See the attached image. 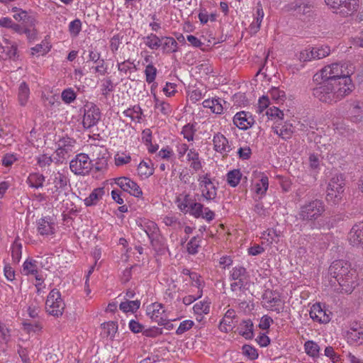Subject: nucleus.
<instances>
[{
    "instance_id": "5fc2aeb1",
    "label": "nucleus",
    "mask_w": 363,
    "mask_h": 363,
    "mask_svg": "<svg viewBox=\"0 0 363 363\" xmlns=\"http://www.w3.org/2000/svg\"><path fill=\"white\" fill-rule=\"evenodd\" d=\"M200 242L201 240L199 238H192L186 245L187 252L191 255L196 254L200 247Z\"/></svg>"
},
{
    "instance_id": "2eb2a0df",
    "label": "nucleus",
    "mask_w": 363,
    "mask_h": 363,
    "mask_svg": "<svg viewBox=\"0 0 363 363\" xmlns=\"http://www.w3.org/2000/svg\"><path fill=\"white\" fill-rule=\"evenodd\" d=\"M138 227L143 230L149 238L152 245L159 240L160 230L157 225L150 220H140L138 223Z\"/></svg>"
},
{
    "instance_id": "3c124183",
    "label": "nucleus",
    "mask_w": 363,
    "mask_h": 363,
    "mask_svg": "<svg viewBox=\"0 0 363 363\" xmlns=\"http://www.w3.org/2000/svg\"><path fill=\"white\" fill-rule=\"evenodd\" d=\"M22 245L18 240H15L11 246V257L15 262H18L21 258Z\"/></svg>"
},
{
    "instance_id": "ea45409f",
    "label": "nucleus",
    "mask_w": 363,
    "mask_h": 363,
    "mask_svg": "<svg viewBox=\"0 0 363 363\" xmlns=\"http://www.w3.org/2000/svg\"><path fill=\"white\" fill-rule=\"evenodd\" d=\"M203 106L205 108H210L211 111L216 114H220L223 111V106L219 99H206L203 101Z\"/></svg>"
},
{
    "instance_id": "4c0bfd02",
    "label": "nucleus",
    "mask_w": 363,
    "mask_h": 363,
    "mask_svg": "<svg viewBox=\"0 0 363 363\" xmlns=\"http://www.w3.org/2000/svg\"><path fill=\"white\" fill-rule=\"evenodd\" d=\"M140 306V301L138 300L135 301H130V300H125L124 301L121 302L119 305V308L124 313H134L136 311Z\"/></svg>"
},
{
    "instance_id": "ddd939ff",
    "label": "nucleus",
    "mask_w": 363,
    "mask_h": 363,
    "mask_svg": "<svg viewBox=\"0 0 363 363\" xmlns=\"http://www.w3.org/2000/svg\"><path fill=\"white\" fill-rule=\"evenodd\" d=\"M230 277L234 281L230 284V289L233 291H240L245 287L247 281V271L242 266H236L230 272Z\"/></svg>"
},
{
    "instance_id": "052dcab7",
    "label": "nucleus",
    "mask_w": 363,
    "mask_h": 363,
    "mask_svg": "<svg viewBox=\"0 0 363 363\" xmlns=\"http://www.w3.org/2000/svg\"><path fill=\"white\" fill-rule=\"evenodd\" d=\"M242 353L247 357L250 359L254 360L258 357V353L255 348L253 347L245 345L242 346Z\"/></svg>"
},
{
    "instance_id": "f8f14e48",
    "label": "nucleus",
    "mask_w": 363,
    "mask_h": 363,
    "mask_svg": "<svg viewBox=\"0 0 363 363\" xmlns=\"http://www.w3.org/2000/svg\"><path fill=\"white\" fill-rule=\"evenodd\" d=\"M53 177L54 186L49 189V191L51 199L57 201L62 191L66 189L69 180L65 174L60 172L55 173Z\"/></svg>"
},
{
    "instance_id": "cd10ccee",
    "label": "nucleus",
    "mask_w": 363,
    "mask_h": 363,
    "mask_svg": "<svg viewBox=\"0 0 363 363\" xmlns=\"http://www.w3.org/2000/svg\"><path fill=\"white\" fill-rule=\"evenodd\" d=\"M235 311L233 309H228L221 320L219 328L222 332L227 333L233 329V320L235 318Z\"/></svg>"
},
{
    "instance_id": "423d86ee",
    "label": "nucleus",
    "mask_w": 363,
    "mask_h": 363,
    "mask_svg": "<svg viewBox=\"0 0 363 363\" xmlns=\"http://www.w3.org/2000/svg\"><path fill=\"white\" fill-rule=\"evenodd\" d=\"M65 308V303L60 292L56 289L51 290L45 301L47 313L54 317H60L63 314Z\"/></svg>"
},
{
    "instance_id": "c03bdc74",
    "label": "nucleus",
    "mask_w": 363,
    "mask_h": 363,
    "mask_svg": "<svg viewBox=\"0 0 363 363\" xmlns=\"http://www.w3.org/2000/svg\"><path fill=\"white\" fill-rule=\"evenodd\" d=\"M102 333L103 334L107 337L112 338L114 337L116 333L118 330L117 323L113 321H109L107 323H104L101 325Z\"/></svg>"
},
{
    "instance_id": "7ed1b4c3",
    "label": "nucleus",
    "mask_w": 363,
    "mask_h": 363,
    "mask_svg": "<svg viewBox=\"0 0 363 363\" xmlns=\"http://www.w3.org/2000/svg\"><path fill=\"white\" fill-rule=\"evenodd\" d=\"M354 67L349 62L332 63L325 66L320 72V76L324 81H342V78H350Z\"/></svg>"
},
{
    "instance_id": "72a5a7b5",
    "label": "nucleus",
    "mask_w": 363,
    "mask_h": 363,
    "mask_svg": "<svg viewBox=\"0 0 363 363\" xmlns=\"http://www.w3.org/2000/svg\"><path fill=\"white\" fill-rule=\"evenodd\" d=\"M264 306L265 307L271 311H276L277 313H280L283 309V303L281 300L278 297H267L266 296L264 298Z\"/></svg>"
},
{
    "instance_id": "0eeeda50",
    "label": "nucleus",
    "mask_w": 363,
    "mask_h": 363,
    "mask_svg": "<svg viewBox=\"0 0 363 363\" xmlns=\"http://www.w3.org/2000/svg\"><path fill=\"white\" fill-rule=\"evenodd\" d=\"M334 12L344 17L351 16L357 10L359 0H325Z\"/></svg>"
},
{
    "instance_id": "2f4dec72",
    "label": "nucleus",
    "mask_w": 363,
    "mask_h": 363,
    "mask_svg": "<svg viewBox=\"0 0 363 363\" xmlns=\"http://www.w3.org/2000/svg\"><path fill=\"white\" fill-rule=\"evenodd\" d=\"M104 194V188L94 189L89 196L84 200V204L86 206L96 205L101 199H102Z\"/></svg>"
},
{
    "instance_id": "13d9d810",
    "label": "nucleus",
    "mask_w": 363,
    "mask_h": 363,
    "mask_svg": "<svg viewBox=\"0 0 363 363\" xmlns=\"http://www.w3.org/2000/svg\"><path fill=\"white\" fill-rule=\"evenodd\" d=\"M146 82L148 84L153 82L157 75V69L151 64L148 65L145 69Z\"/></svg>"
},
{
    "instance_id": "09e8293b",
    "label": "nucleus",
    "mask_w": 363,
    "mask_h": 363,
    "mask_svg": "<svg viewBox=\"0 0 363 363\" xmlns=\"http://www.w3.org/2000/svg\"><path fill=\"white\" fill-rule=\"evenodd\" d=\"M0 48L3 49L9 59L12 60H16L18 59L19 56L18 55L17 45L15 43L6 47H0Z\"/></svg>"
},
{
    "instance_id": "a18cd8bd",
    "label": "nucleus",
    "mask_w": 363,
    "mask_h": 363,
    "mask_svg": "<svg viewBox=\"0 0 363 363\" xmlns=\"http://www.w3.org/2000/svg\"><path fill=\"white\" fill-rule=\"evenodd\" d=\"M313 51V60H320L328 56L330 53V49L327 45L311 48Z\"/></svg>"
},
{
    "instance_id": "39448f33",
    "label": "nucleus",
    "mask_w": 363,
    "mask_h": 363,
    "mask_svg": "<svg viewBox=\"0 0 363 363\" xmlns=\"http://www.w3.org/2000/svg\"><path fill=\"white\" fill-rule=\"evenodd\" d=\"M345 191V182L342 174H335L330 180L326 190V200L337 204L342 199Z\"/></svg>"
},
{
    "instance_id": "dca6fc26",
    "label": "nucleus",
    "mask_w": 363,
    "mask_h": 363,
    "mask_svg": "<svg viewBox=\"0 0 363 363\" xmlns=\"http://www.w3.org/2000/svg\"><path fill=\"white\" fill-rule=\"evenodd\" d=\"M116 184L124 191L128 192L135 197H140L143 195L142 189L138 184L128 177L116 179Z\"/></svg>"
},
{
    "instance_id": "49530a36",
    "label": "nucleus",
    "mask_w": 363,
    "mask_h": 363,
    "mask_svg": "<svg viewBox=\"0 0 363 363\" xmlns=\"http://www.w3.org/2000/svg\"><path fill=\"white\" fill-rule=\"evenodd\" d=\"M304 350L306 353L312 357H317L319 355L320 347L313 340H308L305 342Z\"/></svg>"
},
{
    "instance_id": "e2e57ef3",
    "label": "nucleus",
    "mask_w": 363,
    "mask_h": 363,
    "mask_svg": "<svg viewBox=\"0 0 363 363\" xmlns=\"http://www.w3.org/2000/svg\"><path fill=\"white\" fill-rule=\"evenodd\" d=\"M17 157L15 154L7 153L1 159V164L5 167H11L13 164L17 161Z\"/></svg>"
},
{
    "instance_id": "c9c22d12",
    "label": "nucleus",
    "mask_w": 363,
    "mask_h": 363,
    "mask_svg": "<svg viewBox=\"0 0 363 363\" xmlns=\"http://www.w3.org/2000/svg\"><path fill=\"white\" fill-rule=\"evenodd\" d=\"M178 43L172 37L162 36V48L164 52L172 53L177 50Z\"/></svg>"
},
{
    "instance_id": "774afa93",
    "label": "nucleus",
    "mask_w": 363,
    "mask_h": 363,
    "mask_svg": "<svg viewBox=\"0 0 363 363\" xmlns=\"http://www.w3.org/2000/svg\"><path fill=\"white\" fill-rule=\"evenodd\" d=\"M266 114L272 118L282 119L284 117L283 112L278 108L273 106L267 110Z\"/></svg>"
},
{
    "instance_id": "f3484780",
    "label": "nucleus",
    "mask_w": 363,
    "mask_h": 363,
    "mask_svg": "<svg viewBox=\"0 0 363 363\" xmlns=\"http://www.w3.org/2000/svg\"><path fill=\"white\" fill-rule=\"evenodd\" d=\"M309 314L314 321L320 323H328L330 320V312L324 309L320 303L311 306Z\"/></svg>"
},
{
    "instance_id": "37998d69",
    "label": "nucleus",
    "mask_w": 363,
    "mask_h": 363,
    "mask_svg": "<svg viewBox=\"0 0 363 363\" xmlns=\"http://www.w3.org/2000/svg\"><path fill=\"white\" fill-rule=\"evenodd\" d=\"M226 177L228 184L232 187H235L240 182L242 173L240 169H235L230 171Z\"/></svg>"
},
{
    "instance_id": "c756f323",
    "label": "nucleus",
    "mask_w": 363,
    "mask_h": 363,
    "mask_svg": "<svg viewBox=\"0 0 363 363\" xmlns=\"http://www.w3.org/2000/svg\"><path fill=\"white\" fill-rule=\"evenodd\" d=\"M274 133L278 135L284 140H288L291 138L294 129L291 124L285 123L281 126H275L272 128Z\"/></svg>"
},
{
    "instance_id": "c85d7f7f",
    "label": "nucleus",
    "mask_w": 363,
    "mask_h": 363,
    "mask_svg": "<svg viewBox=\"0 0 363 363\" xmlns=\"http://www.w3.org/2000/svg\"><path fill=\"white\" fill-rule=\"evenodd\" d=\"M45 181V177L39 172L30 173L26 180L27 184L31 188L40 189L43 188Z\"/></svg>"
},
{
    "instance_id": "603ef678",
    "label": "nucleus",
    "mask_w": 363,
    "mask_h": 363,
    "mask_svg": "<svg viewBox=\"0 0 363 363\" xmlns=\"http://www.w3.org/2000/svg\"><path fill=\"white\" fill-rule=\"evenodd\" d=\"M191 206L190 207L189 211H188L187 213H189L190 215L193 216L196 218H200L201 216H203V210L204 208L203 204L194 201L193 203H191Z\"/></svg>"
},
{
    "instance_id": "4468645a",
    "label": "nucleus",
    "mask_w": 363,
    "mask_h": 363,
    "mask_svg": "<svg viewBox=\"0 0 363 363\" xmlns=\"http://www.w3.org/2000/svg\"><path fill=\"white\" fill-rule=\"evenodd\" d=\"M147 314L152 320L160 325L165 326L169 322L163 305L159 303H154L147 308Z\"/></svg>"
},
{
    "instance_id": "9b49d317",
    "label": "nucleus",
    "mask_w": 363,
    "mask_h": 363,
    "mask_svg": "<svg viewBox=\"0 0 363 363\" xmlns=\"http://www.w3.org/2000/svg\"><path fill=\"white\" fill-rule=\"evenodd\" d=\"M75 140L70 138H63L58 141V147L55 154V163L62 162L73 152Z\"/></svg>"
},
{
    "instance_id": "7c9ffc66",
    "label": "nucleus",
    "mask_w": 363,
    "mask_h": 363,
    "mask_svg": "<svg viewBox=\"0 0 363 363\" xmlns=\"http://www.w3.org/2000/svg\"><path fill=\"white\" fill-rule=\"evenodd\" d=\"M194 201L189 194H183L177 199V206L181 211L186 213Z\"/></svg>"
},
{
    "instance_id": "393cba45",
    "label": "nucleus",
    "mask_w": 363,
    "mask_h": 363,
    "mask_svg": "<svg viewBox=\"0 0 363 363\" xmlns=\"http://www.w3.org/2000/svg\"><path fill=\"white\" fill-rule=\"evenodd\" d=\"M264 16V13L262 4L258 3L256 6V12L254 14V21L249 27L250 33L256 34L259 31Z\"/></svg>"
},
{
    "instance_id": "6e6d98bb",
    "label": "nucleus",
    "mask_w": 363,
    "mask_h": 363,
    "mask_svg": "<svg viewBox=\"0 0 363 363\" xmlns=\"http://www.w3.org/2000/svg\"><path fill=\"white\" fill-rule=\"evenodd\" d=\"M76 93L72 88H68L62 91L61 97L65 104H71L76 99Z\"/></svg>"
},
{
    "instance_id": "b1692460",
    "label": "nucleus",
    "mask_w": 363,
    "mask_h": 363,
    "mask_svg": "<svg viewBox=\"0 0 363 363\" xmlns=\"http://www.w3.org/2000/svg\"><path fill=\"white\" fill-rule=\"evenodd\" d=\"M255 177L258 180L255 182V192L257 194L264 196L269 187V179L262 172H255L254 173Z\"/></svg>"
},
{
    "instance_id": "8fccbe9b",
    "label": "nucleus",
    "mask_w": 363,
    "mask_h": 363,
    "mask_svg": "<svg viewBox=\"0 0 363 363\" xmlns=\"http://www.w3.org/2000/svg\"><path fill=\"white\" fill-rule=\"evenodd\" d=\"M155 108L159 109L164 115H169L172 112L170 105L163 101H160L155 94H154Z\"/></svg>"
},
{
    "instance_id": "0e129e2a",
    "label": "nucleus",
    "mask_w": 363,
    "mask_h": 363,
    "mask_svg": "<svg viewBox=\"0 0 363 363\" xmlns=\"http://www.w3.org/2000/svg\"><path fill=\"white\" fill-rule=\"evenodd\" d=\"M269 94L270 97L276 101H283L286 96L284 91L276 87L272 88L269 91Z\"/></svg>"
},
{
    "instance_id": "a878e982",
    "label": "nucleus",
    "mask_w": 363,
    "mask_h": 363,
    "mask_svg": "<svg viewBox=\"0 0 363 363\" xmlns=\"http://www.w3.org/2000/svg\"><path fill=\"white\" fill-rule=\"evenodd\" d=\"M30 94V91L27 83L26 82H21L17 90V99L21 106H25L28 104Z\"/></svg>"
},
{
    "instance_id": "5701e85b",
    "label": "nucleus",
    "mask_w": 363,
    "mask_h": 363,
    "mask_svg": "<svg viewBox=\"0 0 363 363\" xmlns=\"http://www.w3.org/2000/svg\"><path fill=\"white\" fill-rule=\"evenodd\" d=\"M348 240L352 245L363 247V222L357 223L352 228Z\"/></svg>"
},
{
    "instance_id": "4be33fe9",
    "label": "nucleus",
    "mask_w": 363,
    "mask_h": 363,
    "mask_svg": "<svg viewBox=\"0 0 363 363\" xmlns=\"http://www.w3.org/2000/svg\"><path fill=\"white\" fill-rule=\"evenodd\" d=\"M348 114L350 120L352 123L363 122V101L354 100L352 101Z\"/></svg>"
},
{
    "instance_id": "6ab92c4d",
    "label": "nucleus",
    "mask_w": 363,
    "mask_h": 363,
    "mask_svg": "<svg viewBox=\"0 0 363 363\" xmlns=\"http://www.w3.org/2000/svg\"><path fill=\"white\" fill-rule=\"evenodd\" d=\"M213 148L223 155H227L232 150L228 140L221 133H215L213 138Z\"/></svg>"
},
{
    "instance_id": "79ce46f5",
    "label": "nucleus",
    "mask_w": 363,
    "mask_h": 363,
    "mask_svg": "<svg viewBox=\"0 0 363 363\" xmlns=\"http://www.w3.org/2000/svg\"><path fill=\"white\" fill-rule=\"evenodd\" d=\"M187 159L191 162L190 167L195 171L201 168V163L199 160V153L194 149H190L187 153Z\"/></svg>"
},
{
    "instance_id": "412c9836",
    "label": "nucleus",
    "mask_w": 363,
    "mask_h": 363,
    "mask_svg": "<svg viewBox=\"0 0 363 363\" xmlns=\"http://www.w3.org/2000/svg\"><path fill=\"white\" fill-rule=\"evenodd\" d=\"M38 233L43 236H48L55 234V223L50 217H44L37 222Z\"/></svg>"
},
{
    "instance_id": "9d476101",
    "label": "nucleus",
    "mask_w": 363,
    "mask_h": 363,
    "mask_svg": "<svg viewBox=\"0 0 363 363\" xmlns=\"http://www.w3.org/2000/svg\"><path fill=\"white\" fill-rule=\"evenodd\" d=\"M83 126L85 128H90L96 125L101 119V111L99 108L94 104L86 103L84 107Z\"/></svg>"
},
{
    "instance_id": "4d7b16f0",
    "label": "nucleus",
    "mask_w": 363,
    "mask_h": 363,
    "mask_svg": "<svg viewBox=\"0 0 363 363\" xmlns=\"http://www.w3.org/2000/svg\"><path fill=\"white\" fill-rule=\"evenodd\" d=\"M195 132L196 129L194 128V126L192 124L189 123L183 127L182 134L188 141H192L194 140Z\"/></svg>"
},
{
    "instance_id": "f257e3e1",
    "label": "nucleus",
    "mask_w": 363,
    "mask_h": 363,
    "mask_svg": "<svg viewBox=\"0 0 363 363\" xmlns=\"http://www.w3.org/2000/svg\"><path fill=\"white\" fill-rule=\"evenodd\" d=\"M354 89L351 78H342V81H323L313 89V94L320 101L336 103L349 95Z\"/></svg>"
},
{
    "instance_id": "de8ad7c7",
    "label": "nucleus",
    "mask_w": 363,
    "mask_h": 363,
    "mask_svg": "<svg viewBox=\"0 0 363 363\" xmlns=\"http://www.w3.org/2000/svg\"><path fill=\"white\" fill-rule=\"evenodd\" d=\"M193 310L196 315H206L210 312V302L199 301L194 306Z\"/></svg>"
},
{
    "instance_id": "a211bd4d",
    "label": "nucleus",
    "mask_w": 363,
    "mask_h": 363,
    "mask_svg": "<svg viewBox=\"0 0 363 363\" xmlns=\"http://www.w3.org/2000/svg\"><path fill=\"white\" fill-rule=\"evenodd\" d=\"M254 123L255 120L249 112L240 111L233 117V123L240 130H247Z\"/></svg>"
},
{
    "instance_id": "338daca9",
    "label": "nucleus",
    "mask_w": 363,
    "mask_h": 363,
    "mask_svg": "<svg viewBox=\"0 0 363 363\" xmlns=\"http://www.w3.org/2000/svg\"><path fill=\"white\" fill-rule=\"evenodd\" d=\"M298 59L301 62H308L313 60V51L311 48L305 49L299 52L298 55Z\"/></svg>"
},
{
    "instance_id": "bb28decb",
    "label": "nucleus",
    "mask_w": 363,
    "mask_h": 363,
    "mask_svg": "<svg viewBox=\"0 0 363 363\" xmlns=\"http://www.w3.org/2000/svg\"><path fill=\"white\" fill-rule=\"evenodd\" d=\"M253 323L250 319L243 320L238 327L239 335L245 339H252L254 336Z\"/></svg>"
},
{
    "instance_id": "473e14b6",
    "label": "nucleus",
    "mask_w": 363,
    "mask_h": 363,
    "mask_svg": "<svg viewBox=\"0 0 363 363\" xmlns=\"http://www.w3.org/2000/svg\"><path fill=\"white\" fill-rule=\"evenodd\" d=\"M162 36L158 37L154 33H150L143 38V43L150 50H157L162 45Z\"/></svg>"
},
{
    "instance_id": "a19ab883",
    "label": "nucleus",
    "mask_w": 363,
    "mask_h": 363,
    "mask_svg": "<svg viewBox=\"0 0 363 363\" xmlns=\"http://www.w3.org/2000/svg\"><path fill=\"white\" fill-rule=\"evenodd\" d=\"M123 113L125 116L130 118L132 121L140 122L143 111L140 106L135 105L131 108H127Z\"/></svg>"
},
{
    "instance_id": "864d4df0",
    "label": "nucleus",
    "mask_w": 363,
    "mask_h": 363,
    "mask_svg": "<svg viewBox=\"0 0 363 363\" xmlns=\"http://www.w3.org/2000/svg\"><path fill=\"white\" fill-rule=\"evenodd\" d=\"M82 30V22L79 19L76 18L71 21L69 24V32L72 37H77Z\"/></svg>"
},
{
    "instance_id": "69168bd1",
    "label": "nucleus",
    "mask_w": 363,
    "mask_h": 363,
    "mask_svg": "<svg viewBox=\"0 0 363 363\" xmlns=\"http://www.w3.org/2000/svg\"><path fill=\"white\" fill-rule=\"evenodd\" d=\"M194 322L191 320H185L180 323L178 328L176 330L177 335H182L185 332L189 330L194 325Z\"/></svg>"
},
{
    "instance_id": "f03ea898",
    "label": "nucleus",
    "mask_w": 363,
    "mask_h": 363,
    "mask_svg": "<svg viewBox=\"0 0 363 363\" xmlns=\"http://www.w3.org/2000/svg\"><path fill=\"white\" fill-rule=\"evenodd\" d=\"M329 273L337 281L342 292L351 294L358 285L356 272L346 261H334L329 267Z\"/></svg>"
},
{
    "instance_id": "680f3d73",
    "label": "nucleus",
    "mask_w": 363,
    "mask_h": 363,
    "mask_svg": "<svg viewBox=\"0 0 363 363\" xmlns=\"http://www.w3.org/2000/svg\"><path fill=\"white\" fill-rule=\"evenodd\" d=\"M206 91H203V89H201L199 88H196L193 89L190 93L189 94V96L190 100L195 103L201 99H202Z\"/></svg>"
},
{
    "instance_id": "6e6552de",
    "label": "nucleus",
    "mask_w": 363,
    "mask_h": 363,
    "mask_svg": "<svg viewBox=\"0 0 363 363\" xmlns=\"http://www.w3.org/2000/svg\"><path fill=\"white\" fill-rule=\"evenodd\" d=\"M201 196L206 201H215L217 196V187L208 173L201 174L198 177Z\"/></svg>"
},
{
    "instance_id": "1a4fd4ad",
    "label": "nucleus",
    "mask_w": 363,
    "mask_h": 363,
    "mask_svg": "<svg viewBox=\"0 0 363 363\" xmlns=\"http://www.w3.org/2000/svg\"><path fill=\"white\" fill-rule=\"evenodd\" d=\"M70 170L77 175H85L91 169V161L84 153L76 155L69 162Z\"/></svg>"
},
{
    "instance_id": "bf43d9fd",
    "label": "nucleus",
    "mask_w": 363,
    "mask_h": 363,
    "mask_svg": "<svg viewBox=\"0 0 363 363\" xmlns=\"http://www.w3.org/2000/svg\"><path fill=\"white\" fill-rule=\"evenodd\" d=\"M52 162H55V157L52 158L47 154L40 155L37 157V163L40 167L49 166Z\"/></svg>"
},
{
    "instance_id": "f704fd0d",
    "label": "nucleus",
    "mask_w": 363,
    "mask_h": 363,
    "mask_svg": "<svg viewBox=\"0 0 363 363\" xmlns=\"http://www.w3.org/2000/svg\"><path fill=\"white\" fill-rule=\"evenodd\" d=\"M154 173V168L150 161H142L138 167V175L143 178L147 179L152 175Z\"/></svg>"
},
{
    "instance_id": "58836bf2",
    "label": "nucleus",
    "mask_w": 363,
    "mask_h": 363,
    "mask_svg": "<svg viewBox=\"0 0 363 363\" xmlns=\"http://www.w3.org/2000/svg\"><path fill=\"white\" fill-rule=\"evenodd\" d=\"M37 261L34 259H26L23 264V272L26 275H38V267Z\"/></svg>"
},
{
    "instance_id": "aec40b11",
    "label": "nucleus",
    "mask_w": 363,
    "mask_h": 363,
    "mask_svg": "<svg viewBox=\"0 0 363 363\" xmlns=\"http://www.w3.org/2000/svg\"><path fill=\"white\" fill-rule=\"evenodd\" d=\"M289 9L295 15L302 17L311 15L313 5L303 0H296L289 5Z\"/></svg>"
},
{
    "instance_id": "e433bc0d",
    "label": "nucleus",
    "mask_w": 363,
    "mask_h": 363,
    "mask_svg": "<svg viewBox=\"0 0 363 363\" xmlns=\"http://www.w3.org/2000/svg\"><path fill=\"white\" fill-rule=\"evenodd\" d=\"M347 338L351 344H356L358 345L363 344V330H357L355 329H350L347 335Z\"/></svg>"
},
{
    "instance_id": "20e7f679",
    "label": "nucleus",
    "mask_w": 363,
    "mask_h": 363,
    "mask_svg": "<svg viewBox=\"0 0 363 363\" xmlns=\"http://www.w3.org/2000/svg\"><path fill=\"white\" fill-rule=\"evenodd\" d=\"M325 204L320 199L306 201L299 207L296 220L303 222H313L318 219L325 212Z\"/></svg>"
}]
</instances>
